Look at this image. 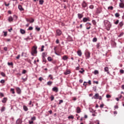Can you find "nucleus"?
<instances>
[{"instance_id": "nucleus-56", "label": "nucleus", "mask_w": 124, "mask_h": 124, "mask_svg": "<svg viewBox=\"0 0 124 124\" xmlns=\"http://www.w3.org/2000/svg\"><path fill=\"white\" fill-rule=\"evenodd\" d=\"M0 96H1L2 97H3V96H4V95L3 94V93H0Z\"/></svg>"}, {"instance_id": "nucleus-18", "label": "nucleus", "mask_w": 124, "mask_h": 124, "mask_svg": "<svg viewBox=\"0 0 124 124\" xmlns=\"http://www.w3.org/2000/svg\"><path fill=\"white\" fill-rule=\"evenodd\" d=\"M20 31L22 34H25V33H26V31L22 29L20 30Z\"/></svg>"}, {"instance_id": "nucleus-5", "label": "nucleus", "mask_w": 124, "mask_h": 124, "mask_svg": "<svg viewBox=\"0 0 124 124\" xmlns=\"http://www.w3.org/2000/svg\"><path fill=\"white\" fill-rule=\"evenodd\" d=\"M99 97V94H98V93H95V95L93 96V97H92V99H98Z\"/></svg>"}, {"instance_id": "nucleus-52", "label": "nucleus", "mask_w": 124, "mask_h": 124, "mask_svg": "<svg viewBox=\"0 0 124 124\" xmlns=\"http://www.w3.org/2000/svg\"><path fill=\"white\" fill-rule=\"evenodd\" d=\"M63 102V100H59V104L61 105V104H62V103Z\"/></svg>"}, {"instance_id": "nucleus-36", "label": "nucleus", "mask_w": 124, "mask_h": 124, "mask_svg": "<svg viewBox=\"0 0 124 124\" xmlns=\"http://www.w3.org/2000/svg\"><path fill=\"white\" fill-rule=\"evenodd\" d=\"M33 30V27H30L28 29H27V31H32Z\"/></svg>"}, {"instance_id": "nucleus-53", "label": "nucleus", "mask_w": 124, "mask_h": 124, "mask_svg": "<svg viewBox=\"0 0 124 124\" xmlns=\"http://www.w3.org/2000/svg\"><path fill=\"white\" fill-rule=\"evenodd\" d=\"M34 22V19L32 18H31V20H30V23H33Z\"/></svg>"}, {"instance_id": "nucleus-29", "label": "nucleus", "mask_w": 124, "mask_h": 124, "mask_svg": "<svg viewBox=\"0 0 124 124\" xmlns=\"http://www.w3.org/2000/svg\"><path fill=\"white\" fill-rule=\"evenodd\" d=\"M52 84H53V82L49 81L48 82H47V85H48V86H51L52 85Z\"/></svg>"}, {"instance_id": "nucleus-16", "label": "nucleus", "mask_w": 124, "mask_h": 124, "mask_svg": "<svg viewBox=\"0 0 124 124\" xmlns=\"http://www.w3.org/2000/svg\"><path fill=\"white\" fill-rule=\"evenodd\" d=\"M6 101H7V98L6 97L3 98V99L2 100V103H6Z\"/></svg>"}, {"instance_id": "nucleus-25", "label": "nucleus", "mask_w": 124, "mask_h": 124, "mask_svg": "<svg viewBox=\"0 0 124 124\" xmlns=\"http://www.w3.org/2000/svg\"><path fill=\"white\" fill-rule=\"evenodd\" d=\"M108 71H109V68H108V67H105L104 68V72H108Z\"/></svg>"}, {"instance_id": "nucleus-64", "label": "nucleus", "mask_w": 124, "mask_h": 124, "mask_svg": "<svg viewBox=\"0 0 124 124\" xmlns=\"http://www.w3.org/2000/svg\"><path fill=\"white\" fill-rule=\"evenodd\" d=\"M120 73L124 74V70H120Z\"/></svg>"}, {"instance_id": "nucleus-54", "label": "nucleus", "mask_w": 124, "mask_h": 124, "mask_svg": "<svg viewBox=\"0 0 124 124\" xmlns=\"http://www.w3.org/2000/svg\"><path fill=\"white\" fill-rule=\"evenodd\" d=\"M112 44H113V47H116V45H117V43H116L115 42H113L112 43Z\"/></svg>"}, {"instance_id": "nucleus-19", "label": "nucleus", "mask_w": 124, "mask_h": 124, "mask_svg": "<svg viewBox=\"0 0 124 124\" xmlns=\"http://www.w3.org/2000/svg\"><path fill=\"white\" fill-rule=\"evenodd\" d=\"M71 72L70 70H66L64 73V74L65 75H68V74H70Z\"/></svg>"}, {"instance_id": "nucleus-60", "label": "nucleus", "mask_w": 124, "mask_h": 124, "mask_svg": "<svg viewBox=\"0 0 124 124\" xmlns=\"http://www.w3.org/2000/svg\"><path fill=\"white\" fill-rule=\"evenodd\" d=\"M4 4H5V6H9V5H10V4L9 3H8V4H6V2H5Z\"/></svg>"}, {"instance_id": "nucleus-55", "label": "nucleus", "mask_w": 124, "mask_h": 124, "mask_svg": "<svg viewBox=\"0 0 124 124\" xmlns=\"http://www.w3.org/2000/svg\"><path fill=\"white\" fill-rule=\"evenodd\" d=\"M89 8H90V9H93V5H91L89 6Z\"/></svg>"}, {"instance_id": "nucleus-7", "label": "nucleus", "mask_w": 124, "mask_h": 124, "mask_svg": "<svg viewBox=\"0 0 124 124\" xmlns=\"http://www.w3.org/2000/svg\"><path fill=\"white\" fill-rule=\"evenodd\" d=\"M52 91L55 93H58V92H59V88L57 87H54L52 88Z\"/></svg>"}, {"instance_id": "nucleus-6", "label": "nucleus", "mask_w": 124, "mask_h": 124, "mask_svg": "<svg viewBox=\"0 0 124 124\" xmlns=\"http://www.w3.org/2000/svg\"><path fill=\"white\" fill-rule=\"evenodd\" d=\"M16 93H18V94H21V93H22V91H21V89L19 87H17L16 88Z\"/></svg>"}, {"instance_id": "nucleus-21", "label": "nucleus", "mask_w": 124, "mask_h": 124, "mask_svg": "<svg viewBox=\"0 0 124 124\" xmlns=\"http://www.w3.org/2000/svg\"><path fill=\"white\" fill-rule=\"evenodd\" d=\"M47 56V53L43 52L42 55V58H45Z\"/></svg>"}, {"instance_id": "nucleus-62", "label": "nucleus", "mask_w": 124, "mask_h": 124, "mask_svg": "<svg viewBox=\"0 0 124 124\" xmlns=\"http://www.w3.org/2000/svg\"><path fill=\"white\" fill-rule=\"evenodd\" d=\"M29 124H33V121H29Z\"/></svg>"}, {"instance_id": "nucleus-23", "label": "nucleus", "mask_w": 124, "mask_h": 124, "mask_svg": "<svg viewBox=\"0 0 124 124\" xmlns=\"http://www.w3.org/2000/svg\"><path fill=\"white\" fill-rule=\"evenodd\" d=\"M79 73H81V74H82V73H84V72H85V70H84V69H83V68H81V70L79 71Z\"/></svg>"}, {"instance_id": "nucleus-2", "label": "nucleus", "mask_w": 124, "mask_h": 124, "mask_svg": "<svg viewBox=\"0 0 124 124\" xmlns=\"http://www.w3.org/2000/svg\"><path fill=\"white\" fill-rule=\"evenodd\" d=\"M37 46H34L31 53L32 56H34L33 54H37Z\"/></svg>"}, {"instance_id": "nucleus-22", "label": "nucleus", "mask_w": 124, "mask_h": 124, "mask_svg": "<svg viewBox=\"0 0 124 124\" xmlns=\"http://www.w3.org/2000/svg\"><path fill=\"white\" fill-rule=\"evenodd\" d=\"M62 59V60H63V61H66V60L68 59V57H67V56L65 55L63 56Z\"/></svg>"}, {"instance_id": "nucleus-43", "label": "nucleus", "mask_w": 124, "mask_h": 124, "mask_svg": "<svg viewBox=\"0 0 124 124\" xmlns=\"http://www.w3.org/2000/svg\"><path fill=\"white\" fill-rule=\"evenodd\" d=\"M8 65H9V66H10V65L13 66V62H8Z\"/></svg>"}, {"instance_id": "nucleus-57", "label": "nucleus", "mask_w": 124, "mask_h": 124, "mask_svg": "<svg viewBox=\"0 0 124 124\" xmlns=\"http://www.w3.org/2000/svg\"><path fill=\"white\" fill-rule=\"evenodd\" d=\"M106 97H107V98H110L111 97V96L109 94H107Z\"/></svg>"}, {"instance_id": "nucleus-49", "label": "nucleus", "mask_w": 124, "mask_h": 124, "mask_svg": "<svg viewBox=\"0 0 124 124\" xmlns=\"http://www.w3.org/2000/svg\"><path fill=\"white\" fill-rule=\"evenodd\" d=\"M1 75L3 77H5V74L3 72H1Z\"/></svg>"}, {"instance_id": "nucleus-3", "label": "nucleus", "mask_w": 124, "mask_h": 124, "mask_svg": "<svg viewBox=\"0 0 124 124\" xmlns=\"http://www.w3.org/2000/svg\"><path fill=\"white\" fill-rule=\"evenodd\" d=\"M85 56L87 59H90L91 57V53L89 51H86L85 53Z\"/></svg>"}, {"instance_id": "nucleus-44", "label": "nucleus", "mask_w": 124, "mask_h": 124, "mask_svg": "<svg viewBox=\"0 0 124 124\" xmlns=\"http://www.w3.org/2000/svg\"><path fill=\"white\" fill-rule=\"evenodd\" d=\"M44 46H42V47H41V52H43V51H44Z\"/></svg>"}, {"instance_id": "nucleus-14", "label": "nucleus", "mask_w": 124, "mask_h": 124, "mask_svg": "<svg viewBox=\"0 0 124 124\" xmlns=\"http://www.w3.org/2000/svg\"><path fill=\"white\" fill-rule=\"evenodd\" d=\"M119 7L120 8H124V3H119Z\"/></svg>"}, {"instance_id": "nucleus-27", "label": "nucleus", "mask_w": 124, "mask_h": 124, "mask_svg": "<svg viewBox=\"0 0 124 124\" xmlns=\"http://www.w3.org/2000/svg\"><path fill=\"white\" fill-rule=\"evenodd\" d=\"M13 19H14V20H17V19H18V16H16V15H14L13 16Z\"/></svg>"}, {"instance_id": "nucleus-9", "label": "nucleus", "mask_w": 124, "mask_h": 124, "mask_svg": "<svg viewBox=\"0 0 124 124\" xmlns=\"http://www.w3.org/2000/svg\"><path fill=\"white\" fill-rule=\"evenodd\" d=\"M81 5L83 8H85V7H87V3L85 1H83L81 4Z\"/></svg>"}, {"instance_id": "nucleus-33", "label": "nucleus", "mask_w": 124, "mask_h": 124, "mask_svg": "<svg viewBox=\"0 0 124 124\" xmlns=\"http://www.w3.org/2000/svg\"><path fill=\"white\" fill-rule=\"evenodd\" d=\"M52 57H48L47 58V61H48V62H52Z\"/></svg>"}, {"instance_id": "nucleus-50", "label": "nucleus", "mask_w": 124, "mask_h": 124, "mask_svg": "<svg viewBox=\"0 0 124 124\" xmlns=\"http://www.w3.org/2000/svg\"><path fill=\"white\" fill-rule=\"evenodd\" d=\"M4 33V36H6L7 35V31H3Z\"/></svg>"}, {"instance_id": "nucleus-17", "label": "nucleus", "mask_w": 124, "mask_h": 124, "mask_svg": "<svg viewBox=\"0 0 124 124\" xmlns=\"http://www.w3.org/2000/svg\"><path fill=\"white\" fill-rule=\"evenodd\" d=\"M76 110H77V113H81V108H80L79 107H77Z\"/></svg>"}, {"instance_id": "nucleus-30", "label": "nucleus", "mask_w": 124, "mask_h": 124, "mask_svg": "<svg viewBox=\"0 0 124 124\" xmlns=\"http://www.w3.org/2000/svg\"><path fill=\"white\" fill-rule=\"evenodd\" d=\"M119 26H120L121 28H122L123 26H124V23L123 22V21H121L119 23Z\"/></svg>"}, {"instance_id": "nucleus-41", "label": "nucleus", "mask_w": 124, "mask_h": 124, "mask_svg": "<svg viewBox=\"0 0 124 124\" xmlns=\"http://www.w3.org/2000/svg\"><path fill=\"white\" fill-rule=\"evenodd\" d=\"M26 73H27V70H23L22 71V74H26Z\"/></svg>"}, {"instance_id": "nucleus-20", "label": "nucleus", "mask_w": 124, "mask_h": 124, "mask_svg": "<svg viewBox=\"0 0 124 124\" xmlns=\"http://www.w3.org/2000/svg\"><path fill=\"white\" fill-rule=\"evenodd\" d=\"M10 92L11 93H13V94H14V93H15V90L14 88H11L10 90Z\"/></svg>"}, {"instance_id": "nucleus-37", "label": "nucleus", "mask_w": 124, "mask_h": 124, "mask_svg": "<svg viewBox=\"0 0 124 124\" xmlns=\"http://www.w3.org/2000/svg\"><path fill=\"white\" fill-rule=\"evenodd\" d=\"M98 73H99V72H98V70H94V74L95 75H96V74H98Z\"/></svg>"}, {"instance_id": "nucleus-1", "label": "nucleus", "mask_w": 124, "mask_h": 124, "mask_svg": "<svg viewBox=\"0 0 124 124\" xmlns=\"http://www.w3.org/2000/svg\"><path fill=\"white\" fill-rule=\"evenodd\" d=\"M104 25L108 31H110V28L112 27V25L108 20H105L104 21Z\"/></svg>"}, {"instance_id": "nucleus-42", "label": "nucleus", "mask_w": 124, "mask_h": 124, "mask_svg": "<svg viewBox=\"0 0 124 124\" xmlns=\"http://www.w3.org/2000/svg\"><path fill=\"white\" fill-rule=\"evenodd\" d=\"M31 120H32V121H35L36 120V118L35 116H33L31 117Z\"/></svg>"}, {"instance_id": "nucleus-48", "label": "nucleus", "mask_w": 124, "mask_h": 124, "mask_svg": "<svg viewBox=\"0 0 124 124\" xmlns=\"http://www.w3.org/2000/svg\"><path fill=\"white\" fill-rule=\"evenodd\" d=\"M5 81L4 80V79H2L0 80V83H1V84H3L5 83Z\"/></svg>"}, {"instance_id": "nucleus-24", "label": "nucleus", "mask_w": 124, "mask_h": 124, "mask_svg": "<svg viewBox=\"0 0 124 124\" xmlns=\"http://www.w3.org/2000/svg\"><path fill=\"white\" fill-rule=\"evenodd\" d=\"M23 110H24V111H28V110H29V109L28 108V107L26 106H23Z\"/></svg>"}, {"instance_id": "nucleus-28", "label": "nucleus", "mask_w": 124, "mask_h": 124, "mask_svg": "<svg viewBox=\"0 0 124 124\" xmlns=\"http://www.w3.org/2000/svg\"><path fill=\"white\" fill-rule=\"evenodd\" d=\"M42 60H43V62H45V63H46L47 60H46V59L45 58V57H42Z\"/></svg>"}, {"instance_id": "nucleus-13", "label": "nucleus", "mask_w": 124, "mask_h": 124, "mask_svg": "<svg viewBox=\"0 0 124 124\" xmlns=\"http://www.w3.org/2000/svg\"><path fill=\"white\" fill-rule=\"evenodd\" d=\"M18 7V9H19L20 11H24V8H23V7H22V5H19Z\"/></svg>"}, {"instance_id": "nucleus-11", "label": "nucleus", "mask_w": 124, "mask_h": 124, "mask_svg": "<svg viewBox=\"0 0 124 124\" xmlns=\"http://www.w3.org/2000/svg\"><path fill=\"white\" fill-rule=\"evenodd\" d=\"M13 17H12L11 16L8 17V20L10 23H11V22H13Z\"/></svg>"}, {"instance_id": "nucleus-31", "label": "nucleus", "mask_w": 124, "mask_h": 124, "mask_svg": "<svg viewBox=\"0 0 124 124\" xmlns=\"http://www.w3.org/2000/svg\"><path fill=\"white\" fill-rule=\"evenodd\" d=\"M115 16L116 18H118L120 16V14L119 13H116L115 14Z\"/></svg>"}, {"instance_id": "nucleus-34", "label": "nucleus", "mask_w": 124, "mask_h": 124, "mask_svg": "<svg viewBox=\"0 0 124 124\" xmlns=\"http://www.w3.org/2000/svg\"><path fill=\"white\" fill-rule=\"evenodd\" d=\"M96 41H97V38H96V37L93 38V42H96Z\"/></svg>"}, {"instance_id": "nucleus-51", "label": "nucleus", "mask_w": 124, "mask_h": 124, "mask_svg": "<svg viewBox=\"0 0 124 124\" xmlns=\"http://www.w3.org/2000/svg\"><path fill=\"white\" fill-rule=\"evenodd\" d=\"M22 57H26V53L22 52L21 54Z\"/></svg>"}, {"instance_id": "nucleus-4", "label": "nucleus", "mask_w": 124, "mask_h": 124, "mask_svg": "<svg viewBox=\"0 0 124 124\" xmlns=\"http://www.w3.org/2000/svg\"><path fill=\"white\" fill-rule=\"evenodd\" d=\"M83 22V23H86L87 22H90L91 21V19H90V17H84L82 19Z\"/></svg>"}, {"instance_id": "nucleus-35", "label": "nucleus", "mask_w": 124, "mask_h": 124, "mask_svg": "<svg viewBox=\"0 0 124 124\" xmlns=\"http://www.w3.org/2000/svg\"><path fill=\"white\" fill-rule=\"evenodd\" d=\"M92 23H93V25H94V26H95V25H96V21H95V20H93Z\"/></svg>"}, {"instance_id": "nucleus-40", "label": "nucleus", "mask_w": 124, "mask_h": 124, "mask_svg": "<svg viewBox=\"0 0 124 124\" xmlns=\"http://www.w3.org/2000/svg\"><path fill=\"white\" fill-rule=\"evenodd\" d=\"M93 90L94 92H96V86H93Z\"/></svg>"}, {"instance_id": "nucleus-46", "label": "nucleus", "mask_w": 124, "mask_h": 124, "mask_svg": "<svg viewBox=\"0 0 124 124\" xmlns=\"http://www.w3.org/2000/svg\"><path fill=\"white\" fill-rule=\"evenodd\" d=\"M119 22H120V21L119 20H117L116 22L114 23V24H115V25H118V24H119Z\"/></svg>"}, {"instance_id": "nucleus-39", "label": "nucleus", "mask_w": 124, "mask_h": 124, "mask_svg": "<svg viewBox=\"0 0 124 124\" xmlns=\"http://www.w3.org/2000/svg\"><path fill=\"white\" fill-rule=\"evenodd\" d=\"M124 35V32L121 33L118 36V37H122Z\"/></svg>"}, {"instance_id": "nucleus-59", "label": "nucleus", "mask_w": 124, "mask_h": 124, "mask_svg": "<svg viewBox=\"0 0 124 124\" xmlns=\"http://www.w3.org/2000/svg\"><path fill=\"white\" fill-rule=\"evenodd\" d=\"M35 29L36 31H40V28L36 27Z\"/></svg>"}, {"instance_id": "nucleus-26", "label": "nucleus", "mask_w": 124, "mask_h": 124, "mask_svg": "<svg viewBox=\"0 0 124 124\" xmlns=\"http://www.w3.org/2000/svg\"><path fill=\"white\" fill-rule=\"evenodd\" d=\"M1 112H4L5 111V107H2L0 109Z\"/></svg>"}, {"instance_id": "nucleus-15", "label": "nucleus", "mask_w": 124, "mask_h": 124, "mask_svg": "<svg viewBox=\"0 0 124 124\" xmlns=\"http://www.w3.org/2000/svg\"><path fill=\"white\" fill-rule=\"evenodd\" d=\"M16 124H22V120L21 119H18L16 122Z\"/></svg>"}, {"instance_id": "nucleus-12", "label": "nucleus", "mask_w": 124, "mask_h": 124, "mask_svg": "<svg viewBox=\"0 0 124 124\" xmlns=\"http://www.w3.org/2000/svg\"><path fill=\"white\" fill-rule=\"evenodd\" d=\"M77 54L79 57H81L82 56V51H81V50H79L77 51Z\"/></svg>"}, {"instance_id": "nucleus-38", "label": "nucleus", "mask_w": 124, "mask_h": 124, "mask_svg": "<svg viewBox=\"0 0 124 124\" xmlns=\"http://www.w3.org/2000/svg\"><path fill=\"white\" fill-rule=\"evenodd\" d=\"M55 97H54V96L53 95H52L50 96V99H51V101H53V100L54 99Z\"/></svg>"}, {"instance_id": "nucleus-10", "label": "nucleus", "mask_w": 124, "mask_h": 124, "mask_svg": "<svg viewBox=\"0 0 124 124\" xmlns=\"http://www.w3.org/2000/svg\"><path fill=\"white\" fill-rule=\"evenodd\" d=\"M78 19L80 20L82 19L83 17H84V16L83 15V14H78Z\"/></svg>"}, {"instance_id": "nucleus-63", "label": "nucleus", "mask_w": 124, "mask_h": 124, "mask_svg": "<svg viewBox=\"0 0 124 124\" xmlns=\"http://www.w3.org/2000/svg\"><path fill=\"white\" fill-rule=\"evenodd\" d=\"M4 50L6 52L7 51V47L6 46L4 47Z\"/></svg>"}, {"instance_id": "nucleus-58", "label": "nucleus", "mask_w": 124, "mask_h": 124, "mask_svg": "<svg viewBox=\"0 0 124 124\" xmlns=\"http://www.w3.org/2000/svg\"><path fill=\"white\" fill-rule=\"evenodd\" d=\"M42 80H44V79L43 78H42V77H40V78H39V81H42Z\"/></svg>"}, {"instance_id": "nucleus-47", "label": "nucleus", "mask_w": 124, "mask_h": 124, "mask_svg": "<svg viewBox=\"0 0 124 124\" xmlns=\"http://www.w3.org/2000/svg\"><path fill=\"white\" fill-rule=\"evenodd\" d=\"M68 119H74V117H73L72 115H71V116H68Z\"/></svg>"}, {"instance_id": "nucleus-32", "label": "nucleus", "mask_w": 124, "mask_h": 124, "mask_svg": "<svg viewBox=\"0 0 124 124\" xmlns=\"http://www.w3.org/2000/svg\"><path fill=\"white\" fill-rule=\"evenodd\" d=\"M44 3V0H39V4L42 5Z\"/></svg>"}, {"instance_id": "nucleus-45", "label": "nucleus", "mask_w": 124, "mask_h": 124, "mask_svg": "<svg viewBox=\"0 0 124 124\" xmlns=\"http://www.w3.org/2000/svg\"><path fill=\"white\" fill-rule=\"evenodd\" d=\"M113 8L114 7L112 6L108 7V9H110V10H113Z\"/></svg>"}, {"instance_id": "nucleus-61", "label": "nucleus", "mask_w": 124, "mask_h": 124, "mask_svg": "<svg viewBox=\"0 0 124 124\" xmlns=\"http://www.w3.org/2000/svg\"><path fill=\"white\" fill-rule=\"evenodd\" d=\"M56 44H59V43H60V40H59V39H57L56 41Z\"/></svg>"}, {"instance_id": "nucleus-8", "label": "nucleus", "mask_w": 124, "mask_h": 124, "mask_svg": "<svg viewBox=\"0 0 124 124\" xmlns=\"http://www.w3.org/2000/svg\"><path fill=\"white\" fill-rule=\"evenodd\" d=\"M56 33L58 36H60V35H61V34H62V31H61L60 30H57Z\"/></svg>"}]
</instances>
